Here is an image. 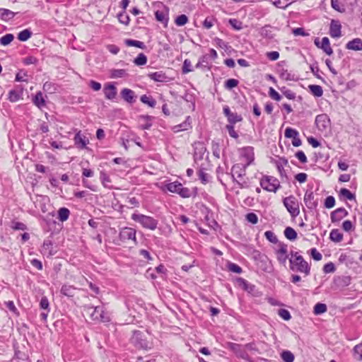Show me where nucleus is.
Masks as SVG:
<instances>
[{"mask_svg":"<svg viewBox=\"0 0 362 362\" xmlns=\"http://www.w3.org/2000/svg\"><path fill=\"white\" fill-rule=\"evenodd\" d=\"M132 343L138 349H147L148 343L143 338V334L139 331H135L131 339Z\"/></svg>","mask_w":362,"mask_h":362,"instance_id":"6e6552de","label":"nucleus"},{"mask_svg":"<svg viewBox=\"0 0 362 362\" xmlns=\"http://www.w3.org/2000/svg\"><path fill=\"white\" fill-rule=\"evenodd\" d=\"M315 45L318 47L322 49L327 54L331 55L333 53V50L330 46L329 40L327 37H324L322 39L321 43L319 41L318 38L315 40Z\"/></svg>","mask_w":362,"mask_h":362,"instance_id":"9b49d317","label":"nucleus"},{"mask_svg":"<svg viewBox=\"0 0 362 362\" xmlns=\"http://www.w3.org/2000/svg\"><path fill=\"white\" fill-rule=\"evenodd\" d=\"M269 95L276 101H279L281 99V96L273 88H269Z\"/></svg>","mask_w":362,"mask_h":362,"instance_id":"680f3d73","label":"nucleus"},{"mask_svg":"<svg viewBox=\"0 0 362 362\" xmlns=\"http://www.w3.org/2000/svg\"><path fill=\"white\" fill-rule=\"evenodd\" d=\"M119 21L124 25H128L129 22V17L125 13H121L118 15Z\"/></svg>","mask_w":362,"mask_h":362,"instance_id":"bf43d9fd","label":"nucleus"},{"mask_svg":"<svg viewBox=\"0 0 362 362\" xmlns=\"http://www.w3.org/2000/svg\"><path fill=\"white\" fill-rule=\"evenodd\" d=\"M194 158L195 160H202L204 153H206V148L202 143H195L194 146Z\"/></svg>","mask_w":362,"mask_h":362,"instance_id":"dca6fc26","label":"nucleus"},{"mask_svg":"<svg viewBox=\"0 0 362 362\" xmlns=\"http://www.w3.org/2000/svg\"><path fill=\"white\" fill-rule=\"evenodd\" d=\"M284 233L285 237L289 240H295L297 238V233L290 226L285 228Z\"/></svg>","mask_w":362,"mask_h":362,"instance_id":"cd10ccee","label":"nucleus"},{"mask_svg":"<svg viewBox=\"0 0 362 362\" xmlns=\"http://www.w3.org/2000/svg\"><path fill=\"white\" fill-rule=\"evenodd\" d=\"M105 98L108 100H112L117 95L116 88L113 84L109 83L104 88Z\"/></svg>","mask_w":362,"mask_h":362,"instance_id":"6ab92c4d","label":"nucleus"},{"mask_svg":"<svg viewBox=\"0 0 362 362\" xmlns=\"http://www.w3.org/2000/svg\"><path fill=\"white\" fill-rule=\"evenodd\" d=\"M121 95L125 101L129 103H132L134 102V93L133 90L129 88H124L121 91Z\"/></svg>","mask_w":362,"mask_h":362,"instance_id":"5701e85b","label":"nucleus"},{"mask_svg":"<svg viewBox=\"0 0 362 362\" xmlns=\"http://www.w3.org/2000/svg\"><path fill=\"white\" fill-rule=\"evenodd\" d=\"M284 135L286 138L293 139L298 136H299V133L297 130L292 129L291 127H287L285 130Z\"/></svg>","mask_w":362,"mask_h":362,"instance_id":"49530a36","label":"nucleus"},{"mask_svg":"<svg viewBox=\"0 0 362 362\" xmlns=\"http://www.w3.org/2000/svg\"><path fill=\"white\" fill-rule=\"evenodd\" d=\"M284 362H293L294 355L290 351H284L281 354Z\"/></svg>","mask_w":362,"mask_h":362,"instance_id":"58836bf2","label":"nucleus"},{"mask_svg":"<svg viewBox=\"0 0 362 362\" xmlns=\"http://www.w3.org/2000/svg\"><path fill=\"white\" fill-rule=\"evenodd\" d=\"M0 15L3 20H9L14 16V13L6 8H0Z\"/></svg>","mask_w":362,"mask_h":362,"instance_id":"4c0bfd02","label":"nucleus"},{"mask_svg":"<svg viewBox=\"0 0 362 362\" xmlns=\"http://www.w3.org/2000/svg\"><path fill=\"white\" fill-rule=\"evenodd\" d=\"M146 62H147V57L143 53H140L134 60V63L137 66L145 65L146 64Z\"/></svg>","mask_w":362,"mask_h":362,"instance_id":"c9c22d12","label":"nucleus"},{"mask_svg":"<svg viewBox=\"0 0 362 362\" xmlns=\"http://www.w3.org/2000/svg\"><path fill=\"white\" fill-rule=\"evenodd\" d=\"M168 13L167 11H156L155 12V16L158 21L163 23L165 26L168 21Z\"/></svg>","mask_w":362,"mask_h":362,"instance_id":"412c9836","label":"nucleus"},{"mask_svg":"<svg viewBox=\"0 0 362 362\" xmlns=\"http://www.w3.org/2000/svg\"><path fill=\"white\" fill-rule=\"evenodd\" d=\"M127 76V71L124 69H112L111 70L110 77L112 78H122Z\"/></svg>","mask_w":362,"mask_h":362,"instance_id":"72a5a7b5","label":"nucleus"},{"mask_svg":"<svg viewBox=\"0 0 362 362\" xmlns=\"http://www.w3.org/2000/svg\"><path fill=\"white\" fill-rule=\"evenodd\" d=\"M240 156L242 160L241 165L246 168L254 160L253 148L247 146L242 148Z\"/></svg>","mask_w":362,"mask_h":362,"instance_id":"0eeeda50","label":"nucleus"},{"mask_svg":"<svg viewBox=\"0 0 362 362\" xmlns=\"http://www.w3.org/2000/svg\"><path fill=\"white\" fill-rule=\"evenodd\" d=\"M242 166L243 165L240 163L234 165L232 168L233 173L237 175L238 177H241L245 175V168L243 167V169H242Z\"/></svg>","mask_w":362,"mask_h":362,"instance_id":"e433bc0d","label":"nucleus"},{"mask_svg":"<svg viewBox=\"0 0 362 362\" xmlns=\"http://www.w3.org/2000/svg\"><path fill=\"white\" fill-rule=\"evenodd\" d=\"M331 6L334 10L340 13L345 11L344 6L339 2V0H331Z\"/></svg>","mask_w":362,"mask_h":362,"instance_id":"37998d69","label":"nucleus"},{"mask_svg":"<svg viewBox=\"0 0 362 362\" xmlns=\"http://www.w3.org/2000/svg\"><path fill=\"white\" fill-rule=\"evenodd\" d=\"M348 214L347 211L344 208H338L331 213L332 222H338Z\"/></svg>","mask_w":362,"mask_h":362,"instance_id":"2eb2a0df","label":"nucleus"},{"mask_svg":"<svg viewBox=\"0 0 362 362\" xmlns=\"http://www.w3.org/2000/svg\"><path fill=\"white\" fill-rule=\"evenodd\" d=\"M119 239L123 243H136V230L132 228H124L119 233Z\"/></svg>","mask_w":362,"mask_h":362,"instance_id":"1a4fd4ad","label":"nucleus"},{"mask_svg":"<svg viewBox=\"0 0 362 362\" xmlns=\"http://www.w3.org/2000/svg\"><path fill=\"white\" fill-rule=\"evenodd\" d=\"M308 88L311 93L315 97H321L323 94L322 88L319 85H310Z\"/></svg>","mask_w":362,"mask_h":362,"instance_id":"2f4dec72","label":"nucleus"},{"mask_svg":"<svg viewBox=\"0 0 362 362\" xmlns=\"http://www.w3.org/2000/svg\"><path fill=\"white\" fill-rule=\"evenodd\" d=\"M198 175L199 180L203 184L206 185L209 182V175L206 173L204 172L203 170H199Z\"/></svg>","mask_w":362,"mask_h":362,"instance_id":"603ef678","label":"nucleus"},{"mask_svg":"<svg viewBox=\"0 0 362 362\" xmlns=\"http://www.w3.org/2000/svg\"><path fill=\"white\" fill-rule=\"evenodd\" d=\"M226 129L228 132L229 135L235 139H237L238 137V133L235 131L234 127L232 124H228L226 125Z\"/></svg>","mask_w":362,"mask_h":362,"instance_id":"338daca9","label":"nucleus"},{"mask_svg":"<svg viewBox=\"0 0 362 362\" xmlns=\"http://www.w3.org/2000/svg\"><path fill=\"white\" fill-rule=\"evenodd\" d=\"M70 211L65 207L60 208L58 211V218L62 222L66 221L69 216Z\"/></svg>","mask_w":362,"mask_h":362,"instance_id":"c85d7f7f","label":"nucleus"},{"mask_svg":"<svg viewBox=\"0 0 362 362\" xmlns=\"http://www.w3.org/2000/svg\"><path fill=\"white\" fill-rule=\"evenodd\" d=\"M327 311V305L324 303H317L314 307V313L320 315Z\"/></svg>","mask_w":362,"mask_h":362,"instance_id":"c03bdc74","label":"nucleus"},{"mask_svg":"<svg viewBox=\"0 0 362 362\" xmlns=\"http://www.w3.org/2000/svg\"><path fill=\"white\" fill-rule=\"evenodd\" d=\"M33 103L39 108H42L45 106V101L43 98L42 93L40 91L36 93L33 98Z\"/></svg>","mask_w":362,"mask_h":362,"instance_id":"bb28decb","label":"nucleus"},{"mask_svg":"<svg viewBox=\"0 0 362 362\" xmlns=\"http://www.w3.org/2000/svg\"><path fill=\"white\" fill-rule=\"evenodd\" d=\"M280 77L284 81H293L294 80V76L292 75L287 70H282L280 73Z\"/></svg>","mask_w":362,"mask_h":362,"instance_id":"8fccbe9b","label":"nucleus"},{"mask_svg":"<svg viewBox=\"0 0 362 362\" xmlns=\"http://www.w3.org/2000/svg\"><path fill=\"white\" fill-rule=\"evenodd\" d=\"M279 315L285 320H289L291 317L290 313L286 309H279L278 311Z\"/></svg>","mask_w":362,"mask_h":362,"instance_id":"4d7b16f0","label":"nucleus"},{"mask_svg":"<svg viewBox=\"0 0 362 362\" xmlns=\"http://www.w3.org/2000/svg\"><path fill=\"white\" fill-rule=\"evenodd\" d=\"M190 117H187L186 120L182 122V124H180L178 125H175L173 127V130L174 132L177 133L181 131L187 130L189 128H191L190 122H189Z\"/></svg>","mask_w":362,"mask_h":362,"instance_id":"4be33fe9","label":"nucleus"},{"mask_svg":"<svg viewBox=\"0 0 362 362\" xmlns=\"http://www.w3.org/2000/svg\"><path fill=\"white\" fill-rule=\"evenodd\" d=\"M187 22L188 18L185 14L178 16L175 21V24L178 26H182L185 25Z\"/></svg>","mask_w":362,"mask_h":362,"instance_id":"de8ad7c7","label":"nucleus"},{"mask_svg":"<svg viewBox=\"0 0 362 362\" xmlns=\"http://www.w3.org/2000/svg\"><path fill=\"white\" fill-rule=\"evenodd\" d=\"M310 255L315 261H320L322 258V255L315 248L310 250Z\"/></svg>","mask_w":362,"mask_h":362,"instance_id":"e2e57ef3","label":"nucleus"},{"mask_svg":"<svg viewBox=\"0 0 362 362\" xmlns=\"http://www.w3.org/2000/svg\"><path fill=\"white\" fill-rule=\"evenodd\" d=\"M323 271L326 274L334 272L335 271L334 264L332 262L326 264L323 267Z\"/></svg>","mask_w":362,"mask_h":362,"instance_id":"0e129e2a","label":"nucleus"},{"mask_svg":"<svg viewBox=\"0 0 362 362\" xmlns=\"http://www.w3.org/2000/svg\"><path fill=\"white\" fill-rule=\"evenodd\" d=\"M264 235L266 238L272 243H276L278 242V238L276 235L270 230H267L264 233Z\"/></svg>","mask_w":362,"mask_h":362,"instance_id":"3c124183","label":"nucleus"},{"mask_svg":"<svg viewBox=\"0 0 362 362\" xmlns=\"http://www.w3.org/2000/svg\"><path fill=\"white\" fill-rule=\"evenodd\" d=\"M22 95H23L22 90H11L9 91V93H8V100L11 103L17 102L20 99L22 98Z\"/></svg>","mask_w":362,"mask_h":362,"instance_id":"b1692460","label":"nucleus"},{"mask_svg":"<svg viewBox=\"0 0 362 362\" xmlns=\"http://www.w3.org/2000/svg\"><path fill=\"white\" fill-rule=\"evenodd\" d=\"M228 269L230 272H233L236 274H240L242 272L241 267L234 263H230L228 264Z\"/></svg>","mask_w":362,"mask_h":362,"instance_id":"69168bd1","label":"nucleus"},{"mask_svg":"<svg viewBox=\"0 0 362 362\" xmlns=\"http://www.w3.org/2000/svg\"><path fill=\"white\" fill-rule=\"evenodd\" d=\"M191 62L189 59H185L182 66V72L187 74L193 71L192 68Z\"/></svg>","mask_w":362,"mask_h":362,"instance_id":"6e6d98bb","label":"nucleus"},{"mask_svg":"<svg viewBox=\"0 0 362 362\" xmlns=\"http://www.w3.org/2000/svg\"><path fill=\"white\" fill-rule=\"evenodd\" d=\"M340 194L349 200H353L355 198L354 195L346 188H341L340 189Z\"/></svg>","mask_w":362,"mask_h":362,"instance_id":"5fc2aeb1","label":"nucleus"},{"mask_svg":"<svg viewBox=\"0 0 362 362\" xmlns=\"http://www.w3.org/2000/svg\"><path fill=\"white\" fill-rule=\"evenodd\" d=\"M246 220L252 224H256L258 221V217L255 213H249L246 215Z\"/></svg>","mask_w":362,"mask_h":362,"instance_id":"052dcab7","label":"nucleus"},{"mask_svg":"<svg viewBox=\"0 0 362 362\" xmlns=\"http://www.w3.org/2000/svg\"><path fill=\"white\" fill-rule=\"evenodd\" d=\"M346 48L349 50L361 51L362 40L360 38H354L346 43Z\"/></svg>","mask_w":362,"mask_h":362,"instance_id":"f3484780","label":"nucleus"},{"mask_svg":"<svg viewBox=\"0 0 362 362\" xmlns=\"http://www.w3.org/2000/svg\"><path fill=\"white\" fill-rule=\"evenodd\" d=\"M102 310L103 307L101 306L88 308V313H90V317L93 320H98V318H100V315L102 313Z\"/></svg>","mask_w":362,"mask_h":362,"instance_id":"393cba45","label":"nucleus"},{"mask_svg":"<svg viewBox=\"0 0 362 362\" xmlns=\"http://www.w3.org/2000/svg\"><path fill=\"white\" fill-rule=\"evenodd\" d=\"M124 42L125 45L129 47H136L142 49L146 48V45H144V43L141 41L127 39L125 40Z\"/></svg>","mask_w":362,"mask_h":362,"instance_id":"7c9ffc66","label":"nucleus"},{"mask_svg":"<svg viewBox=\"0 0 362 362\" xmlns=\"http://www.w3.org/2000/svg\"><path fill=\"white\" fill-rule=\"evenodd\" d=\"M74 141L76 146L81 149L86 148V146L89 143V139L82 134L81 131L76 134Z\"/></svg>","mask_w":362,"mask_h":362,"instance_id":"f8f14e48","label":"nucleus"},{"mask_svg":"<svg viewBox=\"0 0 362 362\" xmlns=\"http://www.w3.org/2000/svg\"><path fill=\"white\" fill-rule=\"evenodd\" d=\"M289 0H271L273 5L279 8H286L291 3Z\"/></svg>","mask_w":362,"mask_h":362,"instance_id":"a19ab883","label":"nucleus"},{"mask_svg":"<svg viewBox=\"0 0 362 362\" xmlns=\"http://www.w3.org/2000/svg\"><path fill=\"white\" fill-rule=\"evenodd\" d=\"M13 35L8 33L0 38V43L1 45L6 46L9 45L13 40Z\"/></svg>","mask_w":362,"mask_h":362,"instance_id":"ea45409f","label":"nucleus"},{"mask_svg":"<svg viewBox=\"0 0 362 362\" xmlns=\"http://www.w3.org/2000/svg\"><path fill=\"white\" fill-rule=\"evenodd\" d=\"M261 187L268 191L276 192V190L280 187V184L279 180L271 176H266L261 180L260 182Z\"/></svg>","mask_w":362,"mask_h":362,"instance_id":"39448f33","label":"nucleus"},{"mask_svg":"<svg viewBox=\"0 0 362 362\" xmlns=\"http://www.w3.org/2000/svg\"><path fill=\"white\" fill-rule=\"evenodd\" d=\"M275 255L279 264L285 266L288 255V245L284 243H279L275 249Z\"/></svg>","mask_w":362,"mask_h":362,"instance_id":"423d86ee","label":"nucleus"},{"mask_svg":"<svg viewBox=\"0 0 362 362\" xmlns=\"http://www.w3.org/2000/svg\"><path fill=\"white\" fill-rule=\"evenodd\" d=\"M334 204H335V199H334V197L329 196L325 199V206L326 208L331 209V208L334 207Z\"/></svg>","mask_w":362,"mask_h":362,"instance_id":"13d9d810","label":"nucleus"},{"mask_svg":"<svg viewBox=\"0 0 362 362\" xmlns=\"http://www.w3.org/2000/svg\"><path fill=\"white\" fill-rule=\"evenodd\" d=\"M354 354L358 361H362V342L354 346Z\"/></svg>","mask_w":362,"mask_h":362,"instance_id":"a18cd8bd","label":"nucleus"},{"mask_svg":"<svg viewBox=\"0 0 362 362\" xmlns=\"http://www.w3.org/2000/svg\"><path fill=\"white\" fill-rule=\"evenodd\" d=\"M61 293L66 296L72 297L74 296L75 288L69 285H64L62 287Z\"/></svg>","mask_w":362,"mask_h":362,"instance_id":"c756f323","label":"nucleus"},{"mask_svg":"<svg viewBox=\"0 0 362 362\" xmlns=\"http://www.w3.org/2000/svg\"><path fill=\"white\" fill-rule=\"evenodd\" d=\"M260 34L264 37L272 39L274 37L272 28L270 25H265L260 30Z\"/></svg>","mask_w":362,"mask_h":362,"instance_id":"473e14b6","label":"nucleus"},{"mask_svg":"<svg viewBox=\"0 0 362 362\" xmlns=\"http://www.w3.org/2000/svg\"><path fill=\"white\" fill-rule=\"evenodd\" d=\"M238 85V81L235 78H230L225 83V88L227 89H232Z\"/></svg>","mask_w":362,"mask_h":362,"instance_id":"864d4df0","label":"nucleus"},{"mask_svg":"<svg viewBox=\"0 0 362 362\" xmlns=\"http://www.w3.org/2000/svg\"><path fill=\"white\" fill-rule=\"evenodd\" d=\"M291 256L289 259L290 269L293 272L304 274L305 276H308L310 273V266L303 259V256L297 252H291Z\"/></svg>","mask_w":362,"mask_h":362,"instance_id":"f257e3e1","label":"nucleus"},{"mask_svg":"<svg viewBox=\"0 0 362 362\" xmlns=\"http://www.w3.org/2000/svg\"><path fill=\"white\" fill-rule=\"evenodd\" d=\"M329 238L333 242L339 243L343 239V235L338 229H333L330 232Z\"/></svg>","mask_w":362,"mask_h":362,"instance_id":"a878e982","label":"nucleus"},{"mask_svg":"<svg viewBox=\"0 0 362 362\" xmlns=\"http://www.w3.org/2000/svg\"><path fill=\"white\" fill-rule=\"evenodd\" d=\"M141 101L151 107H153L156 104V102L153 98L146 95H144L141 97Z\"/></svg>","mask_w":362,"mask_h":362,"instance_id":"79ce46f5","label":"nucleus"},{"mask_svg":"<svg viewBox=\"0 0 362 362\" xmlns=\"http://www.w3.org/2000/svg\"><path fill=\"white\" fill-rule=\"evenodd\" d=\"M341 26L339 21L332 20L330 23L329 35L332 37L338 38L341 35Z\"/></svg>","mask_w":362,"mask_h":362,"instance_id":"4468645a","label":"nucleus"},{"mask_svg":"<svg viewBox=\"0 0 362 362\" xmlns=\"http://www.w3.org/2000/svg\"><path fill=\"white\" fill-rule=\"evenodd\" d=\"M228 122L230 124L233 125L238 122H240L243 118L240 115H238L237 113L232 112L228 117Z\"/></svg>","mask_w":362,"mask_h":362,"instance_id":"09e8293b","label":"nucleus"},{"mask_svg":"<svg viewBox=\"0 0 362 362\" xmlns=\"http://www.w3.org/2000/svg\"><path fill=\"white\" fill-rule=\"evenodd\" d=\"M230 347L236 353L238 356L248 360V354L247 351L244 349V346L237 344H230Z\"/></svg>","mask_w":362,"mask_h":362,"instance_id":"a211bd4d","label":"nucleus"},{"mask_svg":"<svg viewBox=\"0 0 362 362\" xmlns=\"http://www.w3.org/2000/svg\"><path fill=\"white\" fill-rule=\"evenodd\" d=\"M32 33L28 30H23L21 31L18 35V39L20 41L25 42L28 40L31 37Z\"/></svg>","mask_w":362,"mask_h":362,"instance_id":"f704fd0d","label":"nucleus"},{"mask_svg":"<svg viewBox=\"0 0 362 362\" xmlns=\"http://www.w3.org/2000/svg\"><path fill=\"white\" fill-rule=\"evenodd\" d=\"M304 202L310 209H313L317 206V201L315 199L314 194L310 190H307L304 195Z\"/></svg>","mask_w":362,"mask_h":362,"instance_id":"ddd939ff","label":"nucleus"},{"mask_svg":"<svg viewBox=\"0 0 362 362\" xmlns=\"http://www.w3.org/2000/svg\"><path fill=\"white\" fill-rule=\"evenodd\" d=\"M148 76L151 80H153L157 82L163 83L167 81V76L163 71H156L151 73Z\"/></svg>","mask_w":362,"mask_h":362,"instance_id":"aec40b11","label":"nucleus"},{"mask_svg":"<svg viewBox=\"0 0 362 362\" xmlns=\"http://www.w3.org/2000/svg\"><path fill=\"white\" fill-rule=\"evenodd\" d=\"M315 123L320 131H325L329 127L330 119L326 114H322L316 117Z\"/></svg>","mask_w":362,"mask_h":362,"instance_id":"9d476101","label":"nucleus"},{"mask_svg":"<svg viewBox=\"0 0 362 362\" xmlns=\"http://www.w3.org/2000/svg\"><path fill=\"white\" fill-rule=\"evenodd\" d=\"M296 157L302 163H305L307 162V157L302 151H298L296 153Z\"/></svg>","mask_w":362,"mask_h":362,"instance_id":"774afa93","label":"nucleus"},{"mask_svg":"<svg viewBox=\"0 0 362 362\" xmlns=\"http://www.w3.org/2000/svg\"><path fill=\"white\" fill-rule=\"evenodd\" d=\"M283 203L292 217H296L299 215V204L297 199L294 196L291 195L289 197H285L283 200Z\"/></svg>","mask_w":362,"mask_h":362,"instance_id":"7ed1b4c3","label":"nucleus"},{"mask_svg":"<svg viewBox=\"0 0 362 362\" xmlns=\"http://www.w3.org/2000/svg\"><path fill=\"white\" fill-rule=\"evenodd\" d=\"M166 188L170 192L177 193L184 198L189 197L191 195L190 190L187 187H184L179 182L168 183L166 185Z\"/></svg>","mask_w":362,"mask_h":362,"instance_id":"20e7f679","label":"nucleus"},{"mask_svg":"<svg viewBox=\"0 0 362 362\" xmlns=\"http://www.w3.org/2000/svg\"><path fill=\"white\" fill-rule=\"evenodd\" d=\"M132 219L139 223L144 228L154 230L158 226V221L153 217L140 214H133Z\"/></svg>","mask_w":362,"mask_h":362,"instance_id":"f03ea898","label":"nucleus"}]
</instances>
